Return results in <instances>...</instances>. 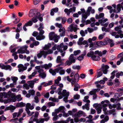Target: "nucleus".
<instances>
[{
  "mask_svg": "<svg viewBox=\"0 0 123 123\" xmlns=\"http://www.w3.org/2000/svg\"><path fill=\"white\" fill-rule=\"evenodd\" d=\"M91 12V13L92 14L94 13H95L94 9H92L91 6H89L86 10V12L82 15V20L81 21L82 23H83L85 22L86 19L87 18L88 16H89L90 15Z\"/></svg>",
  "mask_w": 123,
  "mask_h": 123,
  "instance_id": "1",
  "label": "nucleus"
},
{
  "mask_svg": "<svg viewBox=\"0 0 123 123\" xmlns=\"http://www.w3.org/2000/svg\"><path fill=\"white\" fill-rule=\"evenodd\" d=\"M57 49L61 53L62 56H64L65 53V50L68 48L67 45H64L63 43H61L60 45H58L57 47Z\"/></svg>",
  "mask_w": 123,
  "mask_h": 123,
  "instance_id": "2",
  "label": "nucleus"
},
{
  "mask_svg": "<svg viewBox=\"0 0 123 123\" xmlns=\"http://www.w3.org/2000/svg\"><path fill=\"white\" fill-rule=\"evenodd\" d=\"M49 37L50 40H52L53 39L55 43H57L58 41L59 38V37L55 34L53 32H51L49 34Z\"/></svg>",
  "mask_w": 123,
  "mask_h": 123,
  "instance_id": "3",
  "label": "nucleus"
},
{
  "mask_svg": "<svg viewBox=\"0 0 123 123\" xmlns=\"http://www.w3.org/2000/svg\"><path fill=\"white\" fill-rule=\"evenodd\" d=\"M76 9V7L75 6H73L69 9L66 8L64 10V12L66 13L67 16H69L70 13H73L75 11Z\"/></svg>",
  "mask_w": 123,
  "mask_h": 123,
  "instance_id": "4",
  "label": "nucleus"
},
{
  "mask_svg": "<svg viewBox=\"0 0 123 123\" xmlns=\"http://www.w3.org/2000/svg\"><path fill=\"white\" fill-rule=\"evenodd\" d=\"M80 76L78 73L75 74L74 76V78H72L73 81H72V84H77L79 80Z\"/></svg>",
  "mask_w": 123,
  "mask_h": 123,
  "instance_id": "5",
  "label": "nucleus"
},
{
  "mask_svg": "<svg viewBox=\"0 0 123 123\" xmlns=\"http://www.w3.org/2000/svg\"><path fill=\"white\" fill-rule=\"evenodd\" d=\"M16 100V96H12L9 98L7 100H5L4 103H8L11 102H15Z\"/></svg>",
  "mask_w": 123,
  "mask_h": 123,
  "instance_id": "6",
  "label": "nucleus"
},
{
  "mask_svg": "<svg viewBox=\"0 0 123 123\" xmlns=\"http://www.w3.org/2000/svg\"><path fill=\"white\" fill-rule=\"evenodd\" d=\"M109 68L108 66L107 65H103L102 67V70L104 74H106L108 71V69Z\"/></svg>",
  "mask_w": 123,
  "mask_h": 123,
  "instance_id": "7",
  "label": "nucleus"
},
{
  "mask_svg": "<svg viewBox=\"0 0 123 123\" xmlns=\"http://www.w3.org/2000/svg\"><path fill=\"white\" fill-rule=\"evenodd\" d=\"M18 67L19 68L18 69L19 72H23L24 70H26L27 68V67H24L22 64H19L18 66Z\"/></svg>",
  "mask_w": 123,
  "mask_h": 123,
  "instance_id": "8",
  "label": "nucleus"
},
{
  "mask_svg": "<svg viewBox=\"0 0 123 123\" xmlns=\"http://www.w3.org/2000/svg\"><path fill=\"white\" fill-rule=\"evenodd\" d=\"M15 109L16 107L15 106L11 105L9 106L6 107L5 108V111H6L8 110H10L11 112H13Z\"/></svg>",
  "mask_w": 123,
  "mask_h": 123,
  "instance_id": "9",
  "label": "nucleus"
},
{
  "mask_svg": "<svg viewBox=\"0 0 123 123\" xmlns=\"http://www.w3.org/2000/svg\"><path fill=\"white\" fill-rule=\"evenodd\" d=\"M45 52L43 50L40 51V52L37 54V56L38 58H40L41 57L42 55H43L44 58H46V55H45Z\"/></svg>",
  "mask_w": 123,
  "mask_h": 123,
  "instance_id": "10",
  "label": "nucleus"
},
{
  "mask_svg": "<svg viewBox=\"0 0 123 123\" xmlns=\"http://www.w3.org/2000/svg\"><path fill=\"white\" fill-rule=\"evenodd\" d=\"M69 28L70 31H74V32H76L77 30L76 26H74L73 24H71L70 25Z\"/></svg>",
  "mask_w": 123,
  "mask_h": 123,
  "instance_id": "11",
  "label": "nucleus"
},
{
  "mask_svg": "<svg viewBox=\"0 0 123 123\" xmlns=\"http://www.w3.org/2000/svg\"><path fill=\"white\" fill-rule=\"evenodd\" d=\"M52 66V64L49 63L48 64H45L42 66V68H44L45 69H49Z\"/></svg>",
  "mask_w": 123,
  "mask_h": 123,
  "instance_id": "12",
  "label": "nucleus"
},
{
  "mask_svg": "<svg viewBox=\"0 0 123 123\" xmlns=\"http://www.w3.org/2000/svg\"><path fill=\"white\" fill-rule=\"evenodd\" d=\"M68 59L72 63H74L75 62L76 58L74 57V55H71L68 58Z\"/></svg>",
  "mask_w": 123,
  "mask_h": 123,
  "instance_id": "13",
  "label": "nucleus"
},
{
  "mask_svg": "<svg viewBox=\"0 0 123 123\" xmlns=\"http://www.w3.org/2000/svg\"><path fill=\"white\" fill-rule=\"evenodd\" d=\"M59 31L60 32V35L61 37L64 36L65 35V30L64 28L63 27L62 29H60Z\"/></svg>",
  "mask_w": 123,
  "mask_h": 123,
  "instance_id": "14",
  "label": "nucleus"
},
{
  "mask_svg": "<svg viewBox=\"0 0 123 123\" xmlns=\"http://www.w3.org/2000/svg\"><path fill=\"white\" fill-rule=\"evenodd\" d=\"M85 114V113L82 111H79L76 113L74 115V116L76 117H80Z\"/></svg>",
  "mask_w": 123,
  "mask_h": 123,
  "instance_id": "15",
  "label": "nucleus"
},
{
  "mask_svg": "<svg viewBox=\"0 0 123 123\" xmlns=\"http://www.w3.org/2000/svg\"><path fill=\"white\" fill-rule=\"evenodd\" d=\"M36 12L35 10L33 9H32L30 11L29 14V16L31 17H32L35 15Z\"/></svg>",
  "mask_w": 123,
  "mask_h": 123,
  "instance_id": "16",
  "label": "nucleus"
},
{
  "mask_svg": "<svg viewBox=\"0 0 123 123\" xmlns=\"http://www.w3.org/2000/svg\"><path fill=\"white\" fill-rule=\"evenodd\" d=\"M86 50H84L83 52V54L78 57V60L80 61L82 60L84 58V56L86 55Z\"/></svg>",
  "mask_w": 123,
  "mask_h": 123,
  "instance_id": "17",
  "label": "nucleus"
},
{
  "mask_svg": "<svg viewBox=\"0 0 123 123\" xmlns=\"http://www.w3.org/2000/svg\"><path fill=\"white\" fill-rule=\"evenodd\" d=\"M93 106L96 110L102 109V106L100 104H95L93 105Z\"/></svg>",
  "mask_w": 123,
  "mask_h": 123,
  "instance_id": "18",
  "label": "nucleus"
},
{
  "mask_svg": "<svg viewBox=\"0 0 123 123\" xmlns=\"http://www.w3.org/2000/svg\"><path fill=\"white\" fill-rule=\"evenodd\" d=\"M51 46V44L50 43H48L45 44L44 47H43V49L44 50L48 49Z\"/></svg>",
  "mask_w": 123,
  "mask_h": 123,
  "instance_id": "19",
  "label": "nucleus"
},
{
  "mask_svg": "<svg viewBox=\"0 0 123 123\" xmlns=\"http://www.w3.org/2000/svg\"><path fill=\"white\" fill-rule=\"evenodd\" d=\"M96 43V45L98 46H101L102 45H105L107 44L105 42H103L101 41H99L97 42H95L94 43Z\"/></svg>",
  "mask_w": 123,
  "mask_h": 123,
  "instance_id": "20",
  "label": "nucleus"
},
{
  "mask_svg": "<svg viewBox=\"0 0 123 123\" xmlns=\"http://www.w3.org/2000/svg\"><path fill=\"white\" fill-rule=\"evenodd\" d=\"M26 108L25 110H26L27 109H29L32 110L34 108V106L32 105H31V104L29 103H27L26 104Z\"/></svg>",
  "mask_w": 123,
  "mask_h": 123,
  "instance_id": "21",
  "label": "nucleus"
},
{
  "mask_svg": "<svg viewBox=\"0 0 123 123\" xmlns=\"http://www.w3.org/2000/svg\"><path fill=\"white\" fill-rule=\"evenodd\" d=\"M107 21L108 19L107 18H102L101 19L99 20L98 21L100 24L102 26H103V25Z\"/></svg>",
  "mask_w": 123,
  "mask_h": 123,
  "instance_id": "22",
  "label": "nucleus"
},
{
  "mask_svg": "<svg viewBox=\"0 0 123 123\" xmlns=\"http://www.w3.org/2000/svg\"><path fill=\"white\" fill-rule=\"evenodd\" d=\"M45 38V37L42 35L40 34L38 35L36 37V39L37 40H40L44 39Z\"/></svg>",
  "mask_w": 123,
  "mask_h": 123,
  "instance_id": "23",
  "label": "nucleus"
},
{
  "mask_svg": "<svg viewBox=\"0 0 123 123\" xmlns=\"http://www.w3.org/2000/svg\"><path fill=\"white\" fill-rule=\"evenodd\" d=\"M11 79L13 83L15 84H16L17 81L18 80V78L17 77L12 76L11 77Z\"/></svg>",
  "mask_w": 123,
  "mask_h": 123,
  "instance_id": "24",
  "label": "nucleus"
},
{
  "mask_svg": "<svg viewBox=\"0 0 123 123\" xmlns=\"http://www.w3.org/2000/svg\"><path fill=\"white\" fill-rule=\"evenodd\" d=\"M109 119V117L108 116H106L104 118L102 119L100 121V123H104L108 121Z\"/></svg>",
  "mask_w": 123,
  "mask_h": 123,
  "instance_id": "25",
  "label": "nucleus"
},
{
  "mask_svg": "<svg viewBox=\"0 0 123 123\" xmlns=\"http://www.w3.org/2000/svg\"><path fill=\"white\" fill-rule=\"evenodd\" d=\"M104 15V14L103 13H101L99 15L96 14L95 16V18L96 19H100L103 18Z\"/></svg>",
  "mask_w": 123,
  "mask_h": 123,
  "instance_id": "26",
  "label": "nucleus"
},
{
  "mask_svg": "<svg viewBox=\"0 0 123 123\" xmlns=\"http://www.w3.org/2000/svg\"><path fill=\"white\" fill-rule=\"evenodd\" d=\"M87 33V30H85L84 31L82 30H81L80 32V33L82 37L84 36Z\"/></svg>",
  "mask_w": 123,
  "mask_h": 123,
  "instance_id": "27",
  "label": "nucleus"
},
{
  "mask_svg": "<svg viewBox=\"0 0 123 123\" xmlns=\"http://www.w3.org/2000/svg\"><path fill=\"white\" fill-rule=\"evenodd\" d=\"M100 89L99 88L96 89H93L92 91L90 92H89L90 94L91 95L95 94V93L97 91H99Z\"/></svg>",
  "mask_w": 123,
  "mask_h": 123,
  "instance_id": "28",
  "label": "nucleus"
},
{
  "mask_svg": "<svg viewBox=\"0 0 123 123\" xmlns=\"http://www.w3.org/2000/svg\"><path fill=\"white\" fill-rule=\"evenodd\" d=\"M37 80L36 79H35L32 81H28V83L29 85H34Z\"/></svg>",
  "mask_w": 123,
  "mask_h": 123,
  "instance_id": "29",
  "label": "nucleus"
},
{
  "mask_svg": "<svg viewBox=\"0 0 123 123\" xmlns=\"http://www.w3.org/2000/svg\"><path fill=\"white\" fill-rule=\"evenodd\" d=\"M25 111L29 116H31L34 113V112L33 111L31 112L29 109H27L26 110H25Z\"/></svg>",
  "mask_w": 123,
  "mask_h": 123,
  "instance_id": "30",
  "label": "nucleus"
},
{
  "mask_svg": "<svg viewBox=\"0 0 123 123\" xmlns=\"http://www.w3.org/2000/svg\"><path fill=\"white\" fill-rule=\"evenodd\" d=\"M89 104L88 103L86 104L85 105H83L82 106V108L83 109H86L87 110H89Z\"/></svg>",
  "mask_w": 123,
  "mask_h": 123,
  "instance_id": "31",
  "label": "nucleus"
},
{
  "mask_svg": "<svg viewBox=\"0 0 123 123\" xmlns=\"http://www.w3.org/2000/svg\"><path fill=\"white\" fill-rule=\"evenodd\" d=\"M7 97V94L5 92H1L0 93V98H6Z\"/></svg>",
  "mask_w": 123,
  "mask_h": 123,
  "instance_id": "32",
  "label": "nucleus"
},
{
  "mask_svg": "<svg viewBox=\"0 0 123 123\" xmlns=\"http://www.w3.org/2000/svg\"><path fill=\"white\" fill-rule=\"evenodd\" d=\"M44 52H45L44 53H45V55H46V57L47 56V55L48 54H50L52 53H53V50H52V49H49L47 51H44Z\"/></svg>",
  "mask_w": 123,
  "mask_h": 123,
  "instance_id": "33",
  "label": "nucleus"
},
{
  "mask_svg": "<svg viewBox=\"0 0 123 123\" xmlns=\"http://www.w3.org/2000/svg\"><path fill=\"white\" fill-rule=\"evenodd\" d=\"M62 94L63 96H69V92H67L66 90H63L62 91Z\"/></svg>",
  "mask_w": 123,
  "mask_h": 123,
  "instance_id": "34",
  "label": "nucleus"
},
{
  "mask_svg": "<svg viewBox=\"0 0 123 123\" xmlns=\"http://www.w3.org/2000/svg\"><path fill=\"white\" fill-rule=\"evenodd\" d=\"M92 58L93 60L94 61H99L100 60V58L99 56L95 55Z\"/></svg>",
  "mask_w": 123,
  "mask_h": 123,
  "instance_id": "35",
  "label": "nucleus"
},
{
  "mask_svg": "<svg viewBox=\"0 0 123 123\" xmlns=\"http://www.w3.org/2000/svg\"><path fill=\"white\" fill-rule=\"evenodd\" d=\"M62 61L63 59H61L60 56H58L57 57L56 60V61L57 63L62 62Z\"/></svg>",
  "mask_w": 123,
  "mask_h": 123,
  "instance_id": "36",
  "label": "nucleus"
},
{
  "mask_svg": "<svg viewBox=\"0 0 123 123\" xmlns=\"http://www.w3.org/2000/svg\"><path fill=\"white\" fill-rule=\"evenodd\" d=\"M122 6L120 4H118L117 6V12H119L121 10V7L122 8Z\"/></svg>",
  "mask_w": 123,
  "mask_h": 123,
  "instance_id": "37",
  "label": "nucleus"
},
{
  "mask_svg": "<svg viewBox=\"0 0 123 123\" xmlns=\"http://www.w3.org/2000/svg\"><path fill=\"white\" fill-rule=\"evenodd\" d=\"M87 56L89 57H91L92 58L94 55V52L93 51H91L87 54Z\"/></svg>",
  "mask_w": 123,
  "mask_h": 123,
  "instance_id": "38",
  "label": "nucleus"
},
{
  "mask_svg": "<svg viewBox=\"0 0 123 123\" xmlns=\"http://www.w3.org/2000/svg\"><path fill=\"white\" fill-rule=\"evenodd\" d=\"M107 78H103V80H101L99 81V83L101 84H105V81H107Z\"/></svg>",
  "mask_w": 123,
  "mask_h": 123,
  "instance_id": "39",
  "label": "nucleus"
},
{
  "mask_svg": "<svg viewBox=\"0 0 123 123\" xmlns=\"http://www.w3.org/2000/svg\"><path fill=\"white\" fill-rule=\"evenodd\" d=\"M29 87L32 88L33 87V85H23V88L26 89H29Z\"/></svg>",
  "mask_w": 123,
  "mask_h": 123,
  "instance_id": "40",
  "label": "nucleus"
},
{
  "mask_svg": "<svg viewBox=\"0 0 123 123\" xmlns=\"http://www.w3.org/2000/svg\"><path fill=\"white\" fill-rule=\"evenodd\" d=\"M61 80V78L60 76H59L58 77L57 79H56L55 80V84H58L59 83V81Z\"/></svg>",
  "mask_w": 123,
  "mask_h": 123,
  "instance_id": "41",
  "label": "nucleus"
},
{
  "mask_svg": "<svg viewBox=\"0 0 123 123\" xmlns=\"http://www.w3.org/2000/svg\"><path fill=\"white\" fill-rule=\"evenodd\" d=\"M100 69H99L97 71V78H98L101 76L102 75V72L100 71Z\"/></svg>",
  "mask_w": 123,
  "mask_h": 123,
  "instance_id": "42",
  "label": "nucleus"
},
{
  "mask_svg": "<svg viewBox=\"0 0 123 123\" xmlns=\"http://www.w3.org/2000/svg\"><path fill=\"white\" fill-rule=\"evenodd\" d=\"M25 104L22 102H21L20 103H17L16 106H17V107H22L25 106Z\"/></svg>",
  "mask_w": 123,
  "mask_h": 123,
  "instance_id": "43",
  "label": "nucleus"
},
{
  "mask_svg": "<svg viewBox=\"0 0 123 123\" xmlns=\"http://www.w3.org/2000/svg\"><path fill=\"white\" fill-rule=\"evenodd\" d=\"M97 29V27H96L93 29L92 28H88L87 29V30L88 32L90 33H91L93 32L94 30H96Z\"/></svg>",
  "mask_w": 123,
  "mask_h": 123,
  "instance_id": "44",
  "label": "nucleus"
},
{
  "mask_svg": "<svg viewBox=\"0 0 123 123\" xmlns=\"http://www.w3.org/2000/svg\"><path fill=\"white\" fill-rule=\"evenodd\" d=\"M44 119L40 118L39 119H37L36 121L37 123H42L44 122Z\"/></svg>",
  "mask_w": 123,
  "mask_h": 123,
  "instance_id": "45",
  "label": "nucleus"
},
{
  "mask_svg": "<svg viewBox=\"0 0 123 123\" xmlns=\"http://www.w3.org/2000/svg\"><path fill=\"white\" fill-rule=\"evenodd\" d=\"M37 72L36 71H35L33 72L32 73V74L28 76V77L30 79H31L32 77H34L37 74Z\"/></svg>",
  "mask_w": 123,
  "mask_h": 123,
  "instance_id": "46",
  "label": "nucleus"
},
{
  "mask_svg": "<svg viewBox=\"0 0 123 123\" xmlns=\"http://www.w3.org/2000/svg\"><path fill=\"white\" fill-rule=\"evenodd\" d=\"M39 76L40 77L42 78H44L46 76V74L44 72L39 74Z\"/></svg>",
  "mask_w": 123,
  "mask_h": 123,
  "instance_id": "47",
  "label": "nucleus"
},
{
  "mask_svg": "<svg viewBox=\"0 0 123 123\" xmlns=\"http://www.w3.org/2000/svg\"><path fill=\"white\" fill-rule=\"evenodd\" d=\"M84 38L83 37L80 38L78 41L77 42V43L79 45H80L82 44V41L83 40Z\"/></svg>",
  "mask_w": 123,
  "mask_h": 123,
  "instance_id": "48",
  "label": "nucleus"
},
{
  "mask_svg": "<svg viewBox=\"0 0 123 123\" xmlns=\"http://www.w3.org/2000/svg\"><path fill=\"white\" fill-rule=\"evenodd\" d=\"M49 100L50 101H52L54 102L58 101V99H56L55 98H53L52 97H50L49 98Z\"/></svg>",
  "mask_w": 123,
  "mask_h": 123,
  "instance_id": "49",
  "label": "nucleus"
},
{
  "mask_svg": "<svg viewBox=\"0 0 123 123\" xmlns=\"http://www.w3.org/2000/svg\"><path fill=\"white\" fill-rule=\"evenodd\" d=\"M18 53L19 54H24L25 53L24 49H22L21 48L18 50Z\"/></svg>",
  "mask_w": 123,
  "mask_h": 123,
  "instance_id": "50",
  "label": "nucleus"
},
{
  "mask_svg": "<svg viewBox=\"0 0 123 123\" xmlns=\"http://www.w3.org/2000/svg\"><path fill=\"white\" fill-rule=\"evenodd\" d=\"M49 72L53 75H55L56 74L55 70H53L52 69H50L49 70Z\"/></svg>",
  "mask_w": 123,
  "mask_h": 123,
  "instance_id": "51",
  "label": "nucleus"
},
{
  "mask_svg": "<svg viewBox=\"0 0 123 123\" xmlns=\"http://www.w3.org/2000/svg\"><path fill=\"white\" fill-rule=\"evenodd\" d=\"M25 25L26 26H31L32 24V22L30 20L28 22L26 23L25 24Z\"/></svg>",
  "mask_w": 123,
  "mask_h": 123,
  "instance_id": "52",
  "label": "nucleus"
},
{
  "mask_svg": "<svg viewBox=\"0 0 123 123\" xmlns=\"http://www.w3.org/2000/svg\"><path fill=\"white\" fill-rule=\"evenodd\" d=\"M108 42L110 44V46L111 47H113L114 45L113 41L111 40H109Z\"/></svg>",
  "mask_w": 123,
  "mask_h": 123,
  "instance_id": "53",
  "label": "nucleus"
},
{
  "mask_svg": "<svg viewBox=\"0 0 123 123\" xmlns=\"http://www.w3.org/2000/svg\"><path fill=\"white\" fill-rule=\"evenodd\" d=\"M106 107H103V110L104 112V113L105 114H108V111H107V108Z\"/></svg>",
  "mask_w": 123,
  "mask_h": 123,
  "instance_id": "54",
  "label": "nucleus"
},
{
  "mask_svg": "<svg viewBox=\"0 0 123 123\" xmlns=\"http://www.w3.org/2000/svg\"><path fill=\"white\" fill-rule=\"evenodd\" d=\"M33 116L31 117L30 119L29 123H33V121H35L36 119L35 118L33 119Z\"/></svg>",
  "mask_w": 123,
  "mask_h": 123,
  "instance_id": "55",
  "label": "nucleus"
},
{
  "mask_svg": "<svg viewBox=\"0 0 123 123\" xmlns=\"http://www.w3.org/2000/svg\"><path fill=\"white\" fill-rule=\"evenodd\" d=\"M81 52V51L80 50H77L74 51V55L76 56L77 55H78L80 54Z\"/></svg>",
  "mask_w": 123,
  "mask_h": 123,
  "instance_id": "56",
  "label": "nucleus"
},
{
  "mask_svg": "<svg viewBox=\"0 0 123 123\" xmlns=\"http://www.w3.org/2000/svg\"><path fill=\"white\" fill-rule=\"evenodd\" d=\"M97 39V37H92V38H89L88 39V41L89 42H91L92 41H95Z\"/></svg>",
  "mask_w": 123,
  "mask_h": 123,
  "instance_id": "57",
  "label": "nucleus"
},
{
  "mask_svg": "<svg viewBox=\"0 0 123 123\" xmlns=\"http://www.w3.org/2000/svg\"><path fill=\"white\" fill-rule=\"evenodd\" d=\"M65 79H67L68 81H69V82H70L71 83V84H72V81H73V79L72 78V79L70 78L69 76H67L66 77H65L64 78Z\"/></svg>",
  "mask_w": 123,
  "mask_h": 123,
  "instance_id": "58",
  "label": "nucleus"
},
{
  "mask_svg": "<svg viewBox=\"0 0 123 123\" xmlns=\"http://www.w3.org/2000/svg\"><path fill=\"white\" fill-rule=\"evenodd\" d=\"M12 67L11 66L9 65H7L6 66V67L5 68V70H9L10 71L12 69Z\"/></svg>",
  "mask_w": 123,
  "mask_h": 123,
  "instance_id": "59",
  "label": "nucleus"
},
{
  "mask_svg": "<svg viewBox=\"0 0 123 123\" xmlns=\"http://www.w3.org/2000/svg\"><path fill=\"white\" fill-rule=\"evenodd\" d=\"M61 112H63L65 110V107L62 106H60L58 108Z\"/></svg>",
  "mask_w": 123,
  "mask_h": 123,
  "instance_id": "60",
  "label": "nucleus"
},
{
  "mask_svg": "<svg viewBox=\"0 0 123 123\" xmlns=\"http://www.w3.org/2000/svg\"><path fill=\"white\" fill-rule=\"evenodd\" d=\"M13 117L15 118L16 117H18L19 116L18 112H14L12 114Z\"/></svg>",
  "mask_w": 123,
  "mask_h": 123,
  "instance_id": "61",
  "label": "nucleus"
},
{
  "mask_svg": "<svg viewBox=\"0 0 123 123\" xmlns=\"http://www.w3.org/2000/svg\"><path fill=\"white\" fill-rule=\"evenodd\" d=\"M35 17H34L31 19V20L32 22L34 23H35L37 21V18H38V17L35 16Z\"/></svg>",
  "mask_w": 123,
  "mask_h": 123,
  "instance_id": "62",
  "label": "nucleus"
},
{
  "mask_svg": "<svg viewBox=\"0 0 123 123\" xmlns=\"http://www.w3.org/2000/svg\"><path fill=\"white\" fill-rule=\"evenodd\" d=\"M80 95L78 94H76L74 96V99H78L80 98Z\"/></svg>",
  "mask_w": 123,
  "mask_h": 123,
  "instance_id": "63",
  "label": "nucleus"
},
{
  "mask_svg": "<svg viewBox=\"0 0 123 123\" xmlns=\"http://www.w3.org/2000/svg\"><path fill=\"white\" fill-rule=\"evenodd\" d=\"M16 98L18 101L21 100L22 99V98L21 97V95L20 94L16 96Z\"/></svg>",
  "mask_w": 123,
  "mask_h": 123,
  "instance_id": "64",
  "label": "nucleus"
}]
</instances>
